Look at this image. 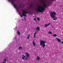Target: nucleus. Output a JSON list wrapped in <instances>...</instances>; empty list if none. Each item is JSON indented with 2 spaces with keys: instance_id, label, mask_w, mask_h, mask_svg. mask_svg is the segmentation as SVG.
<instances>
[{
  "instance_id": "9b49d317",
  "label": "nucleus",
  "mask_w": 63,
  "mask_h": 63,
  "mask_svg": "<svg viewBox=\"0 0 63 63\" xmlns=\"http://www.w3.org/2000/svg\"><path fill=\"white\" fill-rule=\"evenodd\" d=\"M57 40L58 42H59V43H61V40H60L58 38L57 39Z\"/></svg>"
},
{
  "instance_id": "e433bc0d",
  "label": "nucleus",
  "mask_w": 63,
  "mask_h": 63,
  "mask_svg": "<svg viewBox=\"0 0 63 63\" xmlns=\"http://www.w3.org/2000/svg\"><path fill=\"white\" fill-rule=\"evenodd\" d=\"M53 1H54V0H53Z\"/></svg>"
},
{
  "instance_id": "a211bd4d",
  "label": "nucleus",
  "mask_w": 63,
  "mask_h": 63,
  "mask_svg": "<svg viewBox=\"0 0 63 63\" xmlns=\"http://www.w3.org/2000/svg\"><path fill=\"white\" fill-rule=\"evenodd\" d=\"M19 35L20 34V32H19V31H17Z\"/></svg>"
},
{
  "instance_id": "412c9836",
  "label": "nucleus",
  "mask_w": 63,
  "mask_h": 63,
  "mask_svg": "<svg viewBox=\"0 0 63 63\" xmlns=\"http://www.w3.org/2000/svg\"><path fill=\"white\" fill-rule=\"evenodd\" d=\"M48 33L49 34H52V33H51V32L50 31L49 32H48Z\"/></svg>"
},
{
  "instance_id": "dca6fc26",
  "label": "nucleus",
  "mask_w": 63,
  "mask_h": 63,
  "mask_svg": "<svg viewBox=\"0 0 63 63\" xmlns=\"http://www.w3.org/2000/svg\"><path fill=\"white\" fill-rule=\"evenodd\" d=\"M30 6L31 7V8H32V7H33V5L32 4H31L30 5Z\"/></svg>"
},
{
  "instance_id": "a878e982",
  "label": "nucleus",
  "mask_w": 63,
  "mask_h": 63,
  "mask_svg": "<svg viewBox=\"0 0 63 63\" xmlns=\"http://www.w3.org/2000/svg\"><path fill=\"white\" fill-rule=\"evenodd\" d=\"M41 1H45V0H41Z\"/></svg>"
},
{
  "instance_id": "2f4dec72",
  "label": "nucleus",
  "mask_w": 63,
  "mask_h": 63,
  "mask_svg": "<svg viewBox=\"0 0 63 63\" xmlns=\"http://www.w3.org/2000/svg\"><path fill=\"white\" fill-rule=\"evenodd\" d=\"M29 36H30V35L29 34Z\"/></svg>"
},
{
  "instance_id": "1a4fd4ad",
  "label": "nucleus",
  "mask_w": 63,
  "mask_h": 63,
  "mask_svg": "<svg viewBox=\"0 0 63 63\" xmlns=\"http://www.w3.org/2000/svg\"><path fill=\"white\" fill-rule=\"evenodd\" d=\"M26 54L27 57H28L29 56V53H26Z\"/></svg>"
},
{
  "instance_id": "4468645a",
  "label": "nucleus",
  "mask_w": 63,
  "mask_h": 63,
  "mask_svg": "<svg viewBox=\"0 0 63 63\" xmlns=\"http://www.w3.org/2000/svg\"><path fill=\"white\" fill-rule=\"evenodd\" d=\"M36 32H35L34 33V38H35V37H36Z\"/></svg>"
},
{
  "instance_id": "7ed1b4c3",
  "label": "nucleus",
  "mask_w": 63,
  "mask_h": 63,
  "mask_svg": "<svg viewBox=\"0 0 63 63\" xmlns=\"http://www.w3.org/2000/svg\"><path fill=\"white\" fill-rule=\"evenodd\" d=\"M40 42H40V46H41V47H45V46H46V45L45 44V41H41Z\"/></svg>"
},
{
  "instance_id": "ddd939ff",
  "label": "nucleus",
  "mask_w": 63,
  "mask_h": 63,
  "mask_svg": "<svg viewBox=\"0 0 63 63\" xmlns=\"http://www.w3.org/2000/svg\"><path fill=\"white\" fill-rule=\"evenodd\" d=\"M42 2L43 3V6H44V5H45L46 4H45V0L44 1H42Z\"/></svg>"
},
{
  "instance_id": "20e7f679",
  "label": "nucleus",
  "mask_w": 63,
  "mask_h": 63,
  "mask_svg": "<svg viewBox=\"0 0 63 63\" xmlns=\"http://www.w3.org/2000/svg\"><path fill=\"white\" fill-rule=\"evenodd\" d=\"M25 12V11L23 10V12L22 13V15H20V16L22 18L23 17V16H25V17H26V15H25L26 14H25V12Z\"/></svg>"
},
{
  "instance_id": "cd10ccee",
  "label": "nucleus",
  "mask_w": 63,
  "mask_h": 63,
  "mask_svg": "<svg viewBox=\"0 0 63 63\" xmlns=\"http://www.w3.org/2000/svg\"><path fill=\"white\" fill-rule=\"evenodd\" d=\"M61 43H62V44H63V42H61Z\"/></svg>"
},
{
  "instance_id": "0eeeda50",
  "label": "nucleus",
  "mask_w": 63,
  "mask_h": 63,
  "mask_svg": "<svg viewBox=\"0 0 63 63\" xmlns=\"http://www.w3.org/2000/svg\"><path fill=\"white\" fill-rule=\"evenodd\" d=\"M50 23H48V24H46L45 25V27H47V26H49V24H50Z\"/></svg>"
},
{
  "instance_id": "423d86ee",
  "label": "nucleus",
  "mask_w": 63,
  "mask_h": 63,
  "mask_svg": "<svg viewBox=\"0 0 63 63\" xmlns=\"http://www.w3.org/2000/svg\"><path fill=\"white\" fill-rule=\"evenodd\" d=\"M24 12L26 14H29V15H31V12H27L26 11H25V12Z\"/></svg>"
},
{
  "instance_id": "c756f323",
  "label": "nucleus",
  "mask_w": 63,
  "mask_h": 63,
  "mask_svg": "<svg viewBox=\"0 0 63 63\" xmlns=\"http://www.w3.org/2000/svg\"><path fill=\"white\" fill-rule=\"evenodd\" d=\"M52 28H54V27H52Z\"/></svg>"
},
{
  "instance_id": "7c9ffc66",
  "label": "nucleus",
  "mask_w": 63,
  "mask_h": 63,
  "mask_svg": "<svg viewBox=\"0 0 63 63\" xmlns=\"http://www.w3.org/2000/svg\"><path fill=\"white\" fill-rule=\"evenodd\" d=\"M3 63H5V62H3Z\"/></svg>"
},
{
  "instance_id": "2eb2a0df",
  "label": "nucleus",
  "mask_w": 63,
  "mask_h": 63,
  "mask_svg": "<svg viewBox=\"0 0 63 63\" xmlns=\"http://www.w3.org/2000/svg\"><path fill=\"white\" fill-rule=\"evenodd\" d=\"M40 58L39 57V56H37V60H40Z\"/></svg>"
},
{
  "instance_id": "72a5a7b5",
  "label": "nucleus",
  "mask_w": 63,
  "mask_h": 63,
  "mask_svg": "<svg viewBox=\"0 0 63 63\" xmlns=\"http://www.w3.org/2000/svg\"><path fill=\"white\" fill-rule=\"evenodd\" d=\"M15 0H13V1H15Z\"/></svg>"
},
{
  "instance_id": "aec40b11",
  "label": "nucleus",
  "mask_w": 63,
  "mask_h": 63,
  "mask_svg": "<svg viewBox=\"0 0 63 63\" xmlns=\"http://www.w3.org/2000/svg\"><path fill=\"white\" fill-rule=\"evenodd\" d=\"M37 19L38 21H40V18H37Z\"/></svg>"
},
{
  "instance_id": "f8f14e48",
  "label": "nucleus",
  "mask_w": 63,
  "mask_h": 63,
  "mask_svg": "<svg viewBox=\"0 0 63 63\" xmlns=\"http://www.w3.org/2000/svg\"><path fill=\"white\" fill-rule=\"evenodd\" d=\"M32 44L33 46H36V44L35 43L34 41H33L32 42Z\"/></svg>"
},
{
  "instance_id": "6ab92c4d",
  "label": "nucleus",
  "mask_w": 63,
  "mask_h": 63,
  "mask_svg": "<svg viewBox=\"0 0 63 63\" xmlns=\"http://www.w3.org/2000/svg\"><path fill=\"white\" fill-rule=\"evenodd\" d=\"M57 19V17H56V18H54L53 19V20H56Z\"/></svg>"
},
{
  "instance_id": "5701e85b",
  "label": "nucleus",
  "mask_w": 63,
  "mask_h": 63,
  "mask_svg": "<svg viewBox=\"0 0 63 63\" xmlns=\"http://www.w3.org/2000/svg\"><path fill=\"white\" fill-rule=\"evenodd\" d=\"M22 48V47H19V48H18L19 49H21V48Z\"/></svg>"
},
{
  "instance_id": "393cba45",
  "label": "nucleus",
  "mask_w": 63,
  "mask_h": 63,
  "mask_svg": "<svg viewBox=\"0 0 63 63\" xmlns=\"http://www.w3.org/2000/svg\"><path fill=\"white\" fill-rule=\"evenodd\" d=\"M29 36L28 37V39H29Z\"/></svg>"
},
{
  "instance_id": "473e14b6",
  "label": "nucleus",
  "mask_w": 63,
  "mask_h": 63,
  "mask_svg": "<svg viewBox=\"0 0 63 63\" xmlns=\"http://www.w3.org/2000/svg\"><path fill=\"white\" fill-rule=\"evenodd\" d=\"M35 18H36V16H35Z\"/></svg>"
},
{
  "instance_id": "f03ea898",
  "label": "nucleus",
  "mask_w": 63,
  "mask_h": 63,
  "mask_svg": "<svg viewBox=\"0 0 63 63\" xmlns=\"http://www.w3.org/2000/svg\"><path fill=\"white\" fill-rule=\"evenodd\" d=\"M56 15V14L55 12L53 11L52 13L51 14H50V16L52 18H56V16H55V15Z\"/></svg>"
},
{
  "instance_id": "c85d7f7f",
  "label": "nucleus",
  "mask_w": 63,
  "mask_h": 63,
  "mask_svg": "<svg viewBox=\"0 0 63 63\" xmlns=\"http://www.w3.org/2000/svg\"><path fill=\"white\" fill-rule=\"evenodd\" d=\"M19 6L20 7H21V5H20Z\"/></svg>"
},
{
  "instance_id": "b1692460",
  "label": "nucleus",
  "mask_w": 63,
  "mask_h": 63,
  "mask_svg": "<svg viewBox=\"0 0 63 63\" xmlns=\"http://www.w3.org/2000/svg\"><path fill=\"white\" fill-rule=\"evenodd\" d=\"M4 62H6V60L5 59H4Z\"/></svg>"
},
{
  "instance_id": "f704fd0d",
  "label": "nucleus",
  "mask_w": 63,
  "mask_h": 63,
  "mask_svg": "<svg viewBox=\"0 0 63 63\" xmlns=\"http://www.w3.org/2000/svg\"><path fill=\"white\" fill-rule=\"evenodd\" d=\"M17 27H16V28Z\"/></svg>"
},
{
  "instance_id": "c9c22d12",
  "label": "nucleus",
  "mask_w": 63,
  "mask_h": 63,
  "mask_svg": "<svg viewBox=\"0 0 63 63\" xmlns=\"http://www.w3.org/2000/svg\"><path fill=\"white\" fill-rule=\"evenodd\" d=\"M11 0V1H12V0Z\"/></svg>"
},
{
  "instance_id": "9d476101",
  "label": "nucleus",
  "mask_w": 63,
  "mask_h": 63,
  "mask_svg": "<svg viewBox=\"0 0 63 63\" xmlns=\"http://www.w3.org/2000/svg\"><path fill=\"white\" fill-rule=\"evenodd\" d=\"M23 57H22V58L23 59V60H24V58L26 56L24 55H22Z\"/></svg>"
},
{
  "instance_id": "bb28decb",
  "label": "nucleus",
  "mask_w": 63,
  "mask_h": 63,
  "mask_svg": "<svg viewBox=\"0 0 63 63\" xmlns=\"http://www.w3.org/2000/svg\"><path fill=\"white\" fill-rule=\"evenodd\" d=\"M34 20H35V21H36V19L35 18L34 19Z\"/></svg>"
},
{
  "instance_id": "f3484780",
  "label": "nucleus",
  "mask_w": 63,
  "mask_h": 63,
  "mask_svg": "<svg viewBox=\"0 0 63 63\" xmlns=\"http://www.w3.org/2000/svg\"><path fill=\"white\" fill-rule=\"evenodd\" d=\"M53 36H54V37H56V36H57V35L56 34H54L53 35Z\"/></svg>"
},
{
  "instance_id": "39448f33",
  "label": "nucleus",
  "mask_w": 63,
  "mask_h": 63,
  "mask_svg": "<svg viewBox=\"0 0 63 63\" xmlns=\"http://www.w3.org/2000/svg\"><path fill=\"white\" fill-rule=\"evenodd\" d=\"M12 4L13 5V6L14 7V8H17V6L16 5V4H14V3L13 2V1H12Z\"/></svg>"
},
{
  "instance_id": "6e6552de",
  "label": "nucleus",
  "mask_w": 63,
  "mask_h": 63,
  "mask_svg": "<svg viewBox=\"0 0 63 63\" xmlns=\"http://www.w3.org/2000/svg\"><path fill=\"white\" fill-rule=\"evenodd\" d=\"M36 30L37 31L40 30V27L39 26L37 27V28H36Z\"/></svg>"
},
{
  "instance_id": "f257e3e1",
  "label": "nucleus",
  "mask_w": 63,
  "mask_h": 63,
  "mask_svg": "<svg viewBox=\"0 0 63 63\" xmlns=\"http://www.w3.org/2000/svg\"><path fill=\"white\" fill-rule=\"evenodd\" d=\"M44 8H43L41 6H39L38 7V8L37 9L36 11L39 13H41L42 12L45 11V9L46 8H47L48 7L47 5L45 4L44 5Z\"/></svg>"
},
{
  "instance_id": "4be33fe9",
  "label": "nucleus",
  "mask_w": 63,
  "mask_h": 63,
  "mask_svg": "<svg viewBox=\"0 0 63 63\" xmlns=\"http://www.w3.org/2000/svg\"><path fill=\"white\" fill-rule=\"evenodd\" d=\"M25 59L26 60H28V58H25Z\"/></svg>"
}]
</instances>
